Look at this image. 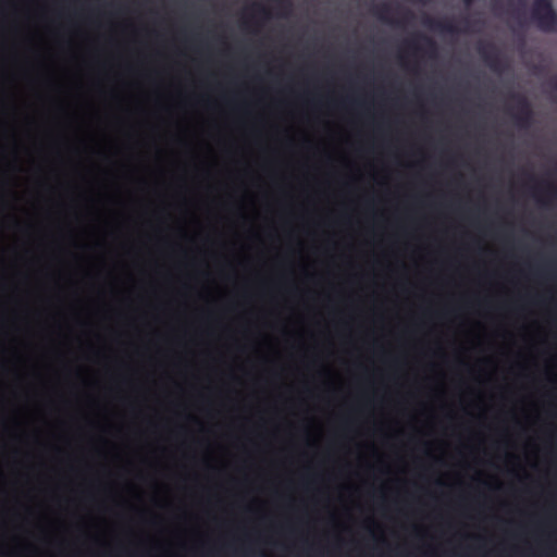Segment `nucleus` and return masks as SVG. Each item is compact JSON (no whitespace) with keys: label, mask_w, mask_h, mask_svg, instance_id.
Listing matches in <instances>:
<instances>
[{"label":"nucleus","mask_w":557,"mask_h":557,"mask_svg":"<svg viewBox=\"0 0 557 557\" xmlns=\"http://www.w3.org/2000/svg\"><path fill=\"white\" fill-rule=\"evenodd\" d=\"M531 18L535 26L544 33H557V12L552 0H534Z\"/></svg>","instance_id":"obj_1"},{"label":"nucleus","mask_w":557,"mask_h":557,"mask_svg":"<svg viewBox=\"0 0 557 557\" xmlns=\"http://www.w3.org/2000/svg\"><path fill=\"white\" fill-rule=\"evenodd\" d=\"M512 98L517 102V111L513 113L516 124L520 127L529 126L533 116L529 101L520 95H513Z\"/></svg>","instance_id":"obj_2"},{"label":"nucleus","mask_w":557,"mask_h":557,"mask_svg":"<svg viewBox=\"0 0 557 557\" xmlns=\"http://www.w3.org/2000/svg\"><path fill=\"white\" fill-rule=\"evenodd\" d=\"M478 52L492 71H502L503 61L494 45L481 44L478 47Z\"/></svg>","instance_id":"obj_3"},{"label":"nucleus","mask_w":557,"mask_h":557,"mask_svg":"<svg viewBox=\"0 0 557 557\" xmlns=\"http://www.w3.org/2000/svg\"><path fill=\"white\" fill-rule=\"evenodd\" d=\"M407 46L416 52L423 51L430 57H435L437 51L436 42L422 34H417L414 39L407 41Z\"/></svg>","instance_id":"obj_4"},{"label":"nucleus","mask_w":557,"mask_h":557,"mask_svg":"<svg viewBox=\"0 0 557 557\" xmlns=\"http://www.w3.org/2000/svg\"><path fill=\"white\" fill-rule=\"evenodd\" d=\"M422 23L426 27L444 34H457L461 32L456 26V24L449 20H436L429 15H425L422 20Z\"/></svg>","instance_id":"obj_5"},{"label":"nucleus","mask_w":557,"mask_h":557,"mask_svg":"<svg viewBox=\"0 0 557 557\" xmlns=\"http://www.w3.org/2000/svg\"><path fill=\"white\" fill-rule=\"evenodd\" d=\"M534 195L543 205H549L557 197V186L552 182H544L534 187Z\"/></svg>","instance_id":"obj_6"},{"label":"nucleus","mask_w":557,"mask_h":557,"mask_svg":"<svg viewBox=\"0 0 557 557\" xmlns=\"http://www.w3.org/2000/svg\"><path fill=\"white\" fill-rule=\"evenodd\" d=\"M392 11V8L388 3H382L374 9V14L385 23H394L388 15Z\"/></svg>","instance_id":"obj_7"},{"label":"nucleus","mask_w":557,"mask_h":557,"mask_svg":"<svg viewBox=\"0 0 557 557\" xmlns=\"http://www.w3.org/2000/svg\"><path fill=\"white\" fill-rule=\"evenodd\" d=\"M252 10H253L256 13H258V14L262 15L263 17H269V11H268V9H267L264 5H262V4L255 3V4L252 5Z\"/></svg>","instance_id":"obj_8"},{"label":"nucleus","mask_w":557,"mask_h":557,"mask_svg":"<svg viewBox=\"0 0 557 557\" xmlns=\"http://www.w3.org/2000/svg\"><path fill=\"white\" fill-rule=\"evenodd\" d=\"M549 84H550L552 89H553L555 92H557V75H556V76H554V77L550 79Z\"/></svg>","instance_id":"obj_9"},{"label":"nucleus","mask_w":557,"mask_h":557,"mask_svg":"<svg viewBox=\"0 0 557 557\" xmlns=\"http://www.w3.org/2000/svg\"><path fill=\"white\" fill-rule=\"evenodd\" d=\"M517 3H518V8L515 10V13L518 15L519 14V9L520 8H524L525 2L523 0H517Z\"/></svg>","instance_id":"obj_10"},{"label":"nucleus","mask_w":557,"mask_h":557,"mask_svg":"<svg viewBox=\"0 0 557 557\" xmlns=\"http://www.w3.org/2000/svg\"><path fill=\"white\" fill-rule=\"evenodd\" d=\"M412 17V13L410 11H406L405 12V18L408 20V18H411Z\"/></svg>","instance_id":"obj_11"},{"label":"nucleus","mask_w":557,"mask_h":557,"mask_svg":"<svg viewBox=\"0 0 557 557\" xmlns=\"http://www.w3.org/2000/svg\"><path fill=\"white\" fill-rule=\"evenodd\" d=\"M466 4H471L473 0H463Z\"/></svg>","instance_id":"obj_12"}]
</instances>
